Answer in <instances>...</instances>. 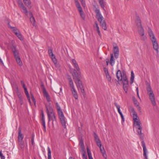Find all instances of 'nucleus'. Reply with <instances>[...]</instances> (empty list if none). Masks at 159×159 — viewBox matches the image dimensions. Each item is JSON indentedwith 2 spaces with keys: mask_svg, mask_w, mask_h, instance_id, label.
Wrapping results in <instances>:
<instances>
[{
  "mask_svg": "<svg viewBox=\"0 0 159 159\" xmlns=\"http://www.w3.org/2000/svg\"><path fill=\"white\" fill-rule=\"evenodd\" d=\"M136 23L137 27V31L140 36L141 40L143 41H145L147 39V37L145 35L144 30L142 25L141 20L138 16H136Z\"/></svg>",
  "mask_w": 159,
  "mask_h": 159,
  "instance_id": "nucleus-1",
  "label": "nucleus"
},
{
  "mask_svg": "<svg viewBox=\"0 0 159 159\" xmlns=\"http://www.w3.org/2000/svg\"><path fill=\"white\" fill-rule=\"evenodd\" d=\"M46 108L48 119V124H49V122L51 120H52V124L53 125V122L54 121H56L57 120L55 113L54 112L53 109L51 106L50 105L48 106V107L47 106H46Z\"/></svg>",
  "mask_w": 159,
  "mask_h": 159,
  "instance_id": "nucleus-2",
  "label": "nucleus"
},
{
  "mask_svg": "<svg viewBox=\"0 0 159 159\" xmlns=\"http://www.w3.org/2000/svg\"><path fill=\"white\" fill-rule=\"evenodd\" d=\"M94 11L96 14V18L97 19L98 21L100 22L102 28L104 30H106L107 29L106 24L99 9L96 8Z\"/></svg>",
  "mask_w": 159,
  "mask_h": 159,
  "instance_id": "nucleus-3",
  "label": "nucleus"
},
{
  "mask_svg": "<svg viewBox=\"0 0 159 159\" xmlns=\"http://www.w3.org/2000/svg\"><path fill=\"white\" fill-rule=\"evenodd\" d=\"M148 33L153 44V48L156 50V52L158 53L159 52L158 45L152 31L150 28L148 29Z\"/></svg>",
  "mask_w": 159,
  "mask_h": 159,
  "instance_id": "nucleus-4",
  "label": "nucleus"
},
{
  "mask_svg": "<svg viewBox=\"0 0 159 159\" xmlns=\"http://www.w3.org/2000/svg\"><path fill=\"white\" fill-rule=\"evenodd\" d=\"M122 80H121L123 85V89L125 91L126 93H127L128 89L129 87V82L126 73L125 72H123V77Z\"/></svg>",
  "mask_w": 159,
  "mask_h": 159,
  "instance_id": "nucleus-5",
  "label": "nucleus"
},
{
  "mask_svg": "<svg viewBox=\"0 0 159 159\" xmlns=\"http://www.w3.org/2000/svg\"><path fill=\"white\" fill-rule=\"evenodd\" d=\"M147 90L152 104L153 106H155L156 103L155 101V95L150 85L148 86Z\"/></svg>",
  "mask_w": 159,
  "mask_h": 159,
  "instance_id": "nucleus-6",
  "label": "nucleus"
},
{
  "mask_svg": "<svg viewBox=\"0 0 159 159\" xmlns=\"http://www.w3.org/2000/svg\"><path fill=\"white\" fill-rule=\"evenodd\" d=\"M9 27L11 29H12L13 32L18 37V38L21 40H22V35L20 34V31L15 27H13L11 26L9 24H8Z\"/></svg>",
  "mask_w": 159,
  "mask_h": 159,
  "instance_id": "nucleus-7",
  "label": "nucleus"
},
{
  "mask_svg": "<svg viewBox=\"0 0 159 159\" xmlns=\"http://www.w3.org/2000/svg\"><path fill=\"white\" fill-rule=\"evenodd\" d=\"M132 115L133 118L134 124L135 125V126H136V127L141 126V124L140 121L137 118L138 116L137 113L135 112V113L133 114Z\"/></svg>",
  "mask_w": 159,
  "mask_h": 159,
  "instance_id": "nucleus-8",
  "label": "nucleus"
},
{
  "mask_svg": "<svg viewBox=\"0 0 159 159\" xmlns=\"http://www.w3.org/2000/svg\"><path fill=\"white\" fill-rule=\"evenodd\" d=\"M59 118L61 120V124L64 128H66V122L65 120V118L64 116L63 113H62L61 114H59Z\"/></svg>",
  "mask_w": 159,
  "mask_h": 159,
  "instance_id": "nucleus-9",
  "label": "nucleus"
},
{
  "mask_svg": "<svg viewBox=\"0 0 159 159\" xmlns=\"http://www.w3.org/2000/svg\"><path fill=\"white\" fill-rule=\"evenodd\" d=\"M73 72L75 75V77L76 78L77 80L78 81L77 83L78 84H81V82H82L80 80V70L79 71L77 72L76 70L74 69L73 70Z\"/></svg>",
  "mask_w": 159,
  "mask_h": 159,
  "instance_id": "nucleus-10",
  "label": "nucleus"
},
{
  "mask_svg": "<svg viewBox=\"0 0 159 159\" xmlns=\"http://www.w3.org/2000/svg\"><path fill=\"white\" fill-rule=\"evenodd\" d=\"M143 148V156L146 159H148L147 158V149L146 148L145 143L143 141H142L141 142Z\"/></svg>",
  "mask_w": 159,
  "mask_h": 159,
  "instance_id": "nucleus-11",
  "label": "nucleus"
},
{
  "mask_svg": "<svg viewBox=\"0 0 159 159\" xmlns=\"http://www.w3.org/2000/svg\"><path fill=\"white\" fill-rule=\"evenodd\" d=\"M11 49L15 58L19 57V52L16 47L13 46Z\"/></svg>",
  "mask_w": 159,
  "mask_h": 159,
  "instance_id": "nucleus-12",
  "label": "nucleus"
},
{
  "mask_svg": "<svg viewBox=\"0 0 159 159\" xmlns=\"http://www.w3.org/2000/svg\"><path fill=\"white\" fill-rule=\"evenodd\" d=\"M42 86H43V93L44 94V95L46 97L47 101L48 102H50L51 101L50 98L48 93L47 92L45 88L44 87V85L43 84L42 85Z\"/></svg>",
  "mask_w": 159,
  "mask_h": 159,
  "instance_id": "nucleus-13",
  "label": "nucleus"
},
{
  "mask_svg": "<svg viewBox=\"0 0 159 159\" xmlns=\"http://www.w3.org/2000/svg\"><path fill=\"white\" fill-rule=\"evenodd\" d=\"M136 127L137 129V131L139 134L140 135L141 139L142 140H143L144 139V134L142 133L141 132L142 129L141 125L138 127Z\"/></svg>",
  "mask_w": 159,
  "mask_h": 159,
  "instance_id": "nucleus-14",
  "label": "nucleus"
},
{
  "mask_svg": "<svg viewBox=\"0 0 159 159\" xmlns=\"http://www.w3.org/2000/svg\"><path fill=\"white\" fill-rule=\"evenodd\" d=\"M75 83L77 84V86L78 89H80L81 90V92L83 95L84 96L85 95V93L84 87L82 85V82H81V84H78L76 81H75Z\"/></svg>",
  "mask_w": 159,
  "mask_h": 159,
  "instance_id": "nucleus-15",
  "label": "nucleus"
},
{
  "mask_svg": "<svg viewBox=\"0 0 159 159\" xmlns=\"http://www.w3.org/2000/svg\"><path fill=\"white\" fill-rule=\"evenodd\" d=\"M116 76L118 80V81L116 80V81L118 83L119 81H120L122 80L123 77V74L122 75L121 72L120 70H118L116 73Z\"/></svg>",
  "mask_w": 159,
  "mask_h": 159,
  "instance_id": "nucleus-16",
  "label": "nucleus"
},
{
  "mask_svg": "<svg viewBox=\"0 0 159 159\" xmlns=\"http://www.w3.org/2000/svg\"><path fill=\"white\" fill-rule=\"evenodd\" d=\"M113 49L114 56L116 58H117L118 57L119 54V48L117 46H116L114 47Z\"/></svg>",
  "mask_w": 159,
  "mask_h": 159,
  "instance_id": "nucleus-17",
  "label": "nucleus"
},
{
  "mask_svg": "<svg viewBox=\"0 0 159 159\" xmlns=\"http://www.w3.org/2000/svg\"><path fill=\"white\" fill-rule=\"evenodd\" d=\"M18 140L19 142H21L23 139L24 136L21 134V129L20 127L18 129Z\"/></svg>",
  "mask_w": 159,
  "mask_h": 159,
  "instance_id": "nucleus-18",
  "label": "nucleus"
},
{
  "mask_svg": "<svg viewBox=\"0 0 159 159\" xmlns=\"http://www.w3.org/2000/svg\"><path fill=\"white\" fill-rule=\"evenodd\" d=\"M72 63L74 66V67L78 71L80 70V68H79L77 62L76 61L75 59H72Z\"/></svg>",
  "mask_w": 159,
  "mask_h": 159,
  "instance_id": "nucleus-19",
  "label": "nucleus"
},
{
  "mask_svg": "<svg viewBox=\"0 0 159 159\" xmlns=\"http://www.w3.org/2000/svg\"><path fill=\"white\" fill-rule=\"evenodd\" d=\"M99 148L104 158L106 159L107 158V155L106 153V152L104 149V147H102Z\"/></svg>",
  "mask_w": 159,
  "mask_h": 159,
  "instance_id": "nucleus-20",
  "label": "nucleus"
},
{
  "mask_svg": "<svg viewBox=\"0 0 159 159\" xmlns=\"http://www.w3.org/2000/svg\"><path fill=\"white\" fill-rule=\"evenodd\" d=\"M133 100L134 104L137 106L138 107V109L140 110V107L139 106V103L134 96L133 97Z\"/></svg>",
  "mask_w": 159,
  "mask_h": 159,
  "instance_id": "nucleus-21",
  "label": "nucleus"
},
{
  "mask_svg": "<svg viewBox=\"0 0 159 159\" xmlns=\"http://www.w3.org/2000/svg\"><path fill=\"white\" fill-rule=\"evenodd\" d=\"M15 58L18 65L20 66H21L22 65V63L20 57H18Z\"/></svg>",
  "mask_w": 159,
  "mask_h": 159,
  "instance_id": "nucleus-22",
  "label": "nucleus"
},
{
  "mask_svg": "<svg viewBox=\"0 0 159 159\" xmlns=\"http://www.w3.org/2000/svg\"><path fill=\"white\" fill-rule=\"evenodd\" d=\"M114 60V58L113 54H111V58L110 61V64L111 66H113L114 64L115 61Z\"/></svg>",
  "mask_w": 159,
  "mask_h": 159,
  "instance_id": "nucleus-23",
  "label": "nucleus"
},
{
  "mask_svg": "<svg viewBox=\"0 0 159 159\" xmlns=\"http://www.w3.org/2000/svg\"><path fill=\"white\" fill-rule=\"evenodd\" d=\"M29 15L30 17V20L32 23H34L35 22V20L34 17L33 16V14L32 12H29Z\"/></svg>",
  "mask_w": 159,
  "mask_h": 159,
  "instance_id": "nucleus-24",
  "label": "nucleus"
},
{
  "mask_svg": "<svg viewBox=\"0 0 159 159\" xmlns=\"http://www.w3.org/2000/svg\"><path fill=\"white\" fill-rule=\"evenodd\" d=\"M56 107L57 108L58 111V114H61L62 113H63V112L62 111V110L61 109V108L58 103L56 102Z\"/></svg>",
  "mask_w": 159,
  "mask_h": 159,
  "instance_id": "nucleus-25",
  "label": "nucleus"
},
{
  "mask_svg": "<svg viewBox=\"0 0 159 159\" xmlns=\"http://www.w3.org/2000/svg\"><path fill=\"white\" fill-rule=\"evenodd\" d=\"M79 144L81 148V150H84V143L83 140L81 138L80 139Z\"/></svg>",
  "mask_w": 159,
  "mask_h": 159,
  "instance_id": "nucleus-26",
  "label": "nucleus"
},
{
  "mask_svg": "<svg viewBox=\"0 0 159 159\" xmlns=\"http://www.w3.org/2000/svg\"><path fill=\"white\" fill-rule=\"evenodd\" d=\"M42 114V125H45V122L44 118V114L43 113V111H41Z\"/></svg>",
  "mask_w": 159,
  "mask_h": 159,
  "instance_id": "nucleus-27",
  "label": "nucleus"
},
{
  "mask_svg": "<svg viewBox=\"0 0 159 159\" xmlns=\"http://www.w3.org/2000/svg\"><path fill=\"white\" fill-rule=\"evenodd\" d=\"M134 75L133 71H131V76L130 77V84H132L134 82Z\"/></svg>",
  "mask_w": 159,
  "mask_h": 159,
  "instance_id": "nucleus-28",
  "label": "nucleus"
},
{
  "mask_svg": "<svg viewBox=\"0 0 159 159\" xmlns=\"http://www.w3.org/2000/svg\"><path fill=\"white\" fill-rule=\"evenodd\" d=\"M68 79L69 80V84L70 88L74 87L72 80L71 78L69 77H68Z\"/></svg>",
  "mask_w": 159,
  "mask_h": 159,
  "instance_id": "nucleus-29",
  "label": "nucleus"
},
{
  "mask_svg": "<svg viewBox=\"0 0 159 159\" xmlns=\"http://www.w3.org/2000/svg\"><path fill=\"white\" fill-rule=\"evenodd\" d=\"M99 2L102 8L104 9L105 5H106L105 2H104V0L99 1Z\"/></svg>",
  "mask_w": 159,
  "mask_h": 159,
  "instance_id": "nucleus-30",
  "label": "nucleus"
},
{
  "mask_svg": "<svg viewBox=\"0 0 159 159\" xmlns=\"http://www.w3.org/2000/svg\"><path fill=\"white\" fill-rule=\"evenodd\" d=\"M25 4L28 7L31 4V2L30 0H23Z\"/></svg>",
  "mask_w": 159,
  "mask_h": 159,
  "instance_id": "nucleus-31",
  "label": "nucleus"
},
{
  "mask_svg": "<svg viewBox=\"0 0 159 159\" xmlns=\"http://www.w3.org/2000/svg\"><path fill=\"white\" fill-rule=\"evenodd\" d=\"M48 159H51V152L49 147H48Z\"/></svg>",
  "mask_w": 159,
  "mask_h": 159,
  "instance_id": "nucleus-32",
  "label": "nucleus"
},
{
  "mask_svg": "<svg viewBox=\"0 0 159 159\" xmlns=\"http://www.w3.org/2000/svg\"><path fill=\"white\" fill-rule=\"evenodd\" d=\"M82 153L83 159H88L87 155L86 154V152L84 150H82Z\"/></svg>",
  "mask_w": 159,
  "mask_h": 159,
  "instance_id": "nucleus-33",
  "label": "nucleus"
},
{
  "mask_svg": "<svg viewBox=\"0 0 159 159\" xmlns=\"http://www.w3.org/2000/svg\"><path fill=\"white\" fill-rule=\"evenodd\" d=\"M48 53L49 56H53L54 54H53L52 52V50L50 47H48Z\"/></svg>",
  "mask_w": 159,
  "mask_h": 159,
  "instance_id": "nucleus-34",
  "label": "nucleus"
},
{
  "mask_svg": "<svg viewBox=\"0 0 159 159\" xmlns=\"http://www.w3.org/2000/svg\"><path fill=\"white\" fill-rule=\"evenodd\" d=\"M21 8L23 10V12L26 16H27L28 14V12L26 8L24 6Z\"/></svg>",
  "mask_w": 159,
  "mask_h": 159,
  "instance_id": "nucleus-35",
  "label": "nucleus"
},
{
  "mask_svg": "<svg viewBox=\"0 0 159 159\" xmlns=\"http://www.w3.org/2000/svg\"><path fill=\"white\" fill-rule=\"evenodd\" d=\"M87 151L89 159H92L93 158L92 156L91 151L88 148H87Z\"/></svg>",
  "mask_w": 159,
  "mask_h": 159,
  "instance_id": "nucleus-36",
  "label": "nucleus"
},
{
  "mask_svg": "<svg viewBox=\"0 0 159 159\" xmlns=\"http://www.w3.org/2000/svg\"><path fill=\"white\" fill-rule=\"evenodd\" d=\"M51 59L52 60L54 63L55 65H56L57 63V60L55 56L54 55L53 56L50 57Z\"/></svg>",
  "mask_w": 159,
  "mask_h": 159,
  "instance_id": "nucleus-37",
  "label": "nucleus"
},
{
  "mask_svg": "<svg viewBox=\"0 0 159 159\" xmlns=\"http://www.w3.org/2000/svg\"><path fill=\"white\" fill-rule=\"evenodd\" d=\"M129 111L130 113L131 114H133L135 113V112H136L134 109V108L132 107H129Z\"/></svg>",
  "mask_w": 159,
  "mask_h": 159,
  "instance_id": "nucleus-38",
  "label": "nucleus"
},
{
  "mask_svg": "<svg viewBox=\"0 0 159 159\" xmlns=\"http://www.w3.org/2000/svg\"><path fill=\"white\" fill-rule=\"evenodd\" d=\"M114 105L116 107V108H117L118 112L119 113L122 112L120 110V106L118 105L115 102L114 103Z\"/></svg>",
  "mask_w": 159,
  "mask_h": 159,
  "instance_id": "nucleus-39",
  "label": "nucleus"
},
{
  "mask_svg": "<svg viewBox=\"0 0 159 159\" xmlns=\"http://www.w3.org/2000/svg\"><path fill=\"white\" fill-rule=\"evenodd\" d=\"M79 11L80 14V15L81 16V17L83 19H85V15L84 13V12L83 11L82 9H81V11H80V10H79Z\"/></svg>",
  "mask_w": 159,
  "mask_h": 159,
  "instance_id": "nucleus-40",
  "label": "nucleus"
},
{
  "mask_svg": "<svg viewBox=\"0 0 159 159\" xmlns=\"http://www.w3.org/2000/svg\"><path fill=\"white\" fill-rule=\"evenodd\" d=\"M75 4H76V7L78 8V11L80 10V11H81V9H82V7H81L80 4L79 3V2L77 3H76Z\"/></svg>",
  "mask_w": 159,
  "mask_h": 159,
  "instance_id": "nucleus-41",
  "label": "nucleus"
},
{
  "mask_svg": "<svg viewBox=\"0 0 159 159\" xmlns=\"http://www.w3.org/2000/svg\"><path fill=\"white\" fill-rule=\"evenodd\" d=\"M73 96L76 99H78V95L77 92L72 93Z\"/></svg>",
  "mask_w": 159,
  "mask_h": 159,
  "instance_id": "nucleus-42",
  "label": "nucleus"
},
{
  "mask_svg": "<svg viewBox=\"0 0 159 159\" xmlns=\"http://www.w3.org/2000/svg\"><path fill=\"white\" fill-rule=\"evenodd\" d=\"M17 3L20 7L24 6L21 0H18Z\"/></svg>",
  "mask_w": 159,
  "mask_h": 159,
  "instance_id": "nucleus-43",
  "label": "nucleus"
},
{
  "mask_svg": "<svg viewBox=\"0 0 159 159\" xmlns=\"http://www.w3.org/2000/svg\"><path fill=\"white\" fill-rule=\"evenodd\" d=\"M94 138L95 140V141H98V140H100L98 137L97 134L94 132Z\"/></svg>",
  "mask_w": 159,
  "mask_h": 159,
  "instance_id": "nucleus-44",
  "label": "nucleus"
},
{
  "mask_svg": "<svg viewBox=\"0 0 159 159\" xmlns=\"http://www.w3.org/2000/svg\"><path fill=\"white\" fill-rule=\"evenodd\" d=\"M15 88L16 89V93L18 95V96H19V98H20L21 97L20 96V94L19 92L17 86L16 85H15Z\"/></svg>",
  "mask_w": 159,
  "mask_h": 159,
  "instance_id": "nucleus-45",
  "label": "nucleus"
},
{
  "mask_svg": "<svg viewBox=\"0 0 159 159\" xmlns=\"http://www.w3.org/2000/svg\"><path fill=\"white\" fill-rule=\"evenodd\" d=\"M96 142L97 146H98L99 148L102 147V145L100 140H98V141H97Z\"/></svg>",
  "mask_w": 159,
  "mask_h": 159,
  "instance_id": "nucleus-46",
  "label": "nucleus"
},
{
  "mask_svg": "<svg viewBox=\"0 0 159 159\" xmlns=\"http://www.w3.org/2000/svg\"><path fill=\"white\" fill-rule=\"evenodd\" d=\"M106 76L108 80L110 81V82H111V76L109 75V74H108L106 75Z\"/></svg>",
  "mask_w": 159,
  "mask_h": 159,
  "instance_id": "nucleus-47",
  "label": "nucleus"
},
{
  "mask_svg": "<svg viewBox=\"0 0 159 159\" xmlns=\"http://www.w3.org/2000/svg\"><path fill=\"white\" fill-rule=\"evenodd\" d=\"M31 98L34 102V105H36V101H35V99L34 98L33 95L32 94H31Z\"/></svg>",
  "mask_w": 159,
  "mask_h": 159,
  "instance_id": "nucleus-48",
  "label": "nucleus"
},
{
  "mask_svg": "<svg viewBox=\"0 0 159 159\" xmlns=\"http://www.w3.org/2000/svg\"><path fill=\"white\" fill-rule=\"evenodd\" d=\"M24 89L25 92V93L26 96V97H27L30 96L27 88H25Z\"/></svg>",
  "mask_w": 159,
  "mask_h": 159,
  "instance_id": "nucleus-49",
  "label": "nucleus"
},
{
  "mask_svg": "<svg viewBox=\"0 0 159 159\" xmlns=\"http://www.w3.org/2000/svg\"><path fill=\"white\" fill-rule=\"evenodd\" d=\"M0 157L1 159H5V158L4 156L3 155V154L2 153V151H0Z\"/></svg>",
  "mask_w": 159,
  "mask_h": 159,
  "instance_id": "nucleus-50",
  "label": "nucleus"
},
{
  "mask_svg": "<svg viewBox=\"0 0 159 159\" xmlns=\"http://www.w3.org/2000/svg\"><path fill=\"white\" fill-rule=\"evenodd\" d=\"M104 71L105 72L106 75H107L108 74H109L108 69L104 67Z\"/></svg>",
  "mask_w": 159,
  "mask_h": 159,
  "instance_id": "nucleus-51",
  "label": "nucleus"
},
{
  "mask_svg": "<svg viewBox=\"0 0 159 159\" xmlns=\"http://www.w3.org/2000/svg\"><path fill=\"white\" fill-rule=\"evenodd\" d=\"M80 1L81 3V4H82V6L84 7L85 6V2L84 1V0H83L82 1L80 0Z\"/></svg>",
  "mask_w": 159,
  "mask_h": 159,
  "instance_id": "nucleus-52",
  "label": "nucleus"
},
{
  "mask_svg": "<svg viewBox=\"0 0 159 159\" xmlns=\"http://www.w3.org/2000/svg\"><path fill=\"white\" fill-rule=\"evenodd\" d=\"M71 91L72 93L74 92H76V90L75 89V88L74 87L71 88Z\"/></svg>",
  "mask_w": 159,
  "mask_h": 159,
  "instance_id": "nucleus-53",
  "label": "nucleus"
},
{
  "mask_svg": "<svg viewBox=\"0 0 159 159\" xmlns=\"http://www.w3.org/2000/svg\"><path fill=\"white\" fill-rule=\"evenodd\" d=\"M20 82H21V83L22 84V87L24 88V89L25 88H26V87H25V84H24V83L23 82V81L22 80H21L20 81Z\"/></svg>",
  "mask_w": 159,
  "mask_h": 159,
  "instance_id": "nucleus-54",
  "label": "nucleus"
},
{
  "mask_svg": "<svg viewBox=\"0 0 159 159\" xmlns=\"http://www.w3.org/2000/svg\"><path fill=\"white\" fill-rule=\"evenodd\" d=\"M120 116H121V118L122 123L123 122H124V121H125V119H124V116H123V115H121Z\"/></svg>",
  "mask_w": 159,
  "mask_h": 159,
  "instance_id": "nucleus-55",
  "label": "nucleus"
},
{
  "mask_svg": "<svg viewBox=\"0 0 159 159\" xmlns=\"http://www.w3.org/2000/svg\"><path fill=\"white\" fill-rule=\"evenodd\" d=\"M31 143L32 145H34V137H33L31 139Z\"/></svg>",
  "mask_w": 159,
  "mask_h": 159,
  "instance_id": "nucleus-56",
  "label": "nucleus"
},
{
  "mask_svg": "<svg viewBox=\"0 0 159 159\" xmlns=\"http://www.w3.org/2000/svg\"><path fill=\"white\" fill-rule=\"evenodd\" d=\"M95 25H96V27L97 28V29H98V28L99 27H98V24L97 23V21H95Z\"/></svg>",
  "mask_w": 159,
  "mask_h": 159,
  "instance_id": "nucleus-57",
  "label": "nucleus"
},
{
  "mask_svg": "<svg viewBox=\"0 0 159 159\" xmlns=\"http://www.w3.org/2000/svg\"><path fill=\"white\" fill-rule=\"evenodd\" d=\"M97 32H98V33L99 35H100L101 33H100V31L99 30V28H98V29H97Z\"/></svg>",
  "mask_w": 159,
  "mask_h": 159,
  "instance_id": "nucleus-58",
  "label": "nucleus"
},
{
  "mask_svg": "<svg viewBox=\"0 0 159 159\" xmlns=\"http://www.w3.org/2000/svg\"><path fill=\"white\" fill-rule=\"evenodd\" d=\"M27 97V98L28 99V100H29V102H30V103H31V101H30V96H29Z\"/></svg>",
  "mask_w": 159,
  "mask_h": 159,
  "instance_id": "nucleus-59",
  "label": "nucleus"
},
{
  "mask_svg": "<svg viewBox=\"0 0 159 159\" xmlns=\"http://www.w3.org/2000/svg\"><path fill=\"white\" fill-rule=\"evenodd\" d=\"M43 127L44 131L45 132H46V127L45 125H43Z\"/></svg>",
  "mask_w": 159,
  "mask_h": 159,
  "instance_id": "nucleus-60",
  "label": "nucleus"
},
{
  "mask_svg": "<svg viewBox=\"0 0 159 159\" xmlns=\"http://www.w3.org/2000/svg\"><path fill=\"white\" fill-rule=\"evenodd\" d=\"M43 127L44 131L45 132H46V127L45 125H43Z\"/></svg>",
  "mask_w": 159,
  "mask_h": 159,
  "instance_id": "nucleus-61",
  "label": "nucleus"
},
{
  "mask_svg": "<svg viewBox=\"0 0 159 159\" xmlns=\"http://www.w3.org/2000/svg\"><path fill=\"white\" fill-rule=\"evenodd\" d=\"M137 96L138 97V98H139V99H140V97L139 96V93L138 92V93H137Z\"/></svg>",
  "mask_w": 159,
  "mask_h": 159,
  "instance_id": "nucleus-62",
  "label": "nucleus"
},
{
  "mask_svg": "<svg viewBox=\"0 0 159 159\" xmlns=\"http://www.w3.org/2000/svg\"><path fill=\"white\" fill-rule=\"evenodd\" d=\"M136 91H137V93H138V92L139 93V89H138V88L137 87L136 88Z\"/></svg>",
  "mask_w": 159,
  "mask_h": 159,
  "instance_id": "nucleus-63",
  "label": "nucleus"
},
{
  "mask_svg": "<svg viewBox=\"0 0 159 159\" xmlns=\"http://www.w3.org/2000/svg\"><path fill=\"white\" fill-rule=\"evenodd\" d=\"M106 63H107V65H108V63H109V60H108L107 61H106Z\"/></svg>",
  "mask_w": 159,
  "mask_h": 159,
  "instance_id": "nucleus-64",
  "label": "nucleus"
}]
</instances>
